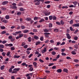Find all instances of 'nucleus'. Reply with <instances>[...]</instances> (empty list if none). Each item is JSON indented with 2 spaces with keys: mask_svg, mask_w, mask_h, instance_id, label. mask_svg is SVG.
Returning <instances> with one entry per match:
<instances>
[{
  "mask_svg": "<svg viewBox=\"0 0 79 79\" xmlns=\"http://www.w3.org/2000/svg\"><path fill=\"white\" fill-rule=\"evenodd\" d=\"M12 6L11 7V8L13 9L17 10V7H16V3H13L12 4Z\"/></svg>",
  "mask_w": 79,
  "mask_h": 79,
  "instance_id": "nucleus-1",
  "label": "nucleus"
},
{
  "mask_svg": "<svg viewBox=\"0 0 79 79\" xmlns=\"http://www.w3.org/2000/svg\"><path fill=\"white\" fill-rule=\"evenodd\" d=\"M44 35H45V36L46 37H47L48 38V37H49V35H50V33H44Z\"/></svg>",
  "mask_w": 79,
  "mask_h": 79,
  "instance_id": "nucleus-2",
  "label": "nucleus"
},
{
  "mask_svg": "<svg viewBox=\"0 0 79 79\" xmlns=\"http://www.w3.org/2000/svg\"><path fill=\"white\" fill-rule=\"evenodd\" d=\"M66 35L68 39H70L71 38V36H70V35H69V33H67L66 34Z\"/></svg>",
  "mask_w": 79,
  "mask_h": 79,
  "instance_id": "nucleus-3",
  "label": "nucleus"
},
{
  "mask_svg": "<svg viewBox=\"0 0 79 79\" xmlns=\"http://www.w3.org/2000/svg\"><path fill=\"white\" fill-rule=\"evenodd\" d=\"M50 12H45L44 14L45 16H48V15H50Z\"/></svg>",
  "mask_w": 79,
  "mask_h": 79,
  "instance_id": "nucleus-4",
  "label": "nucleus"
},
{
  "mask_svg": "<svg viewBox=\"0 0 79 79\" xmlns=\"http://www.w3.org/2000/svg\"><path fill=\"white\" fill-rule=\"evenodd\" d=\"M47 51V48H44L43 50L41 51V52L42 53H45V52H46Z\"/></svg>",
  "mask_w": 79,
  "mask_h": 79,
  "instance_id": "nucleus-5",
  "label": "nucleus"
},
{
  "mask_svg": "<svg viewBox=\"0 0 79 79\" xmlns=\"http://www.w3.org/2000/svg\"><path fill=\"white\" fill-rule=\"evenodd\" d=\"M73 27H79V23L75 24L73 25Z\"/></svg>",
  "mask_w": 79,
  "mask_h": 79,
  "instance_id": "nucleus-6",
  "label": "nucleus"
},
{
  "mask_svg": "<svg viewBox=\"0 0 79 79\" xmlns=\"http://www.w3.org/2000/svg\"><path fill=\"white\" fill-rule=\"evenodd\" d=\"M63 72H64L65 73H68V70L66 69H63Z\"/></svg>",
  "mask_w": 79,
  "mask_h": 79,
  "instance_id": "nucleus-7",
  "label": "nucleus"
},
{
  "mask_svg": "<svg viewBox=\"0 0 79 79\" xmlns=\"http://www.w3.org/2000/svg\"><path fill=\"white\" fill-rule=\"evenodd\" d=\"M8 1H4L2 2V4L3 5H6V4H8Z\"/></svg>",
  "mask_w": 79,
  "mask_h": 79,
  "instance_id": "nucleus-8",
  "label": "nucleus"
},
{
  "mask_svg": "<svg viewBox=\"0 0 79 79\" xmlns=\"http://www.w3.org/2000/svg\"><path fill=\"white\" fill-rule=\"evenodd\" d=\"M32 19L31 18H27L25 19V20L27 21H30Z\"/></svg>",
  "mask_w": 79,
  "mask_h": 79,
  "instance_id": "nucleus-9",
  "label": "nucleus"
},
{
  "mask_svg": "<svg viewBox=\"0 0 79 79\" xmlns=\"http://www.w3.org/2000/svg\"><path fill=\"white\" fill-rule=\"evenodd\" d=\"M56 72L58 73H61V72H62V70L61 69H58L56 70Z\"/></svg>",
  "mask_w": 79,
  "mask_h": 79,
  "instance_id": "nucleus-10",
  "label": "nucleus"
},
{
  "mask_svg": "<svg viewBox=\"0 0 79 79\" xmlns=\"http://www.w3.org/2000/svg\"><path fill=\"white\" fill-rule=\"evenodd\" d=\"M54 31L55 32H59V30L56 28L54 29Z\"/></svg>",
  "mask_w": 79,
  "mask_h": 79,
  "instance_id": "nucleus-11",
  "label": "nucleus"
},
{
  "mask_svg": "<svg viewBox=\"0 0 79 79\" xmlns=\"http://www.w3.org/2000/svg\"><path fill=\"white\" fill-rule=\"evenodd\" d=\"M20 70V68H15L13 70L14 71H16L17 72L18 71H19Z\"/></svg>",
  "mask_w": 79,
  "mask_h": 79,
  "instance_id": "nucleus-12",
  "label": "nucleus"
},
{
  "mask_svg": "<svg viewBox=\"0 0 79 79\" xmlns=\"http://www.w3.org/2000/svg\"><path fill=\"white\" fill-rule=\"evenodd\" d=\"M5 18L6 19H10V16L8 15H6L5 17Z\"/></svg>",
  "mask_w": 79,
  "mask_h": 79,
  "instance_id": "nucleus-13",
  "label": "nucleus"
},
{
  "mask_svg": "<svg viewBox=\"0 0 79 79\" xmlns=\"http://www.w3.org/2000/svg\"><path fill=\"white\" fill-rule=\"evenodd\" d=\"M29 70L30 71H33V70H34V69L33 68V67H30L29 69Z\"/></svg>",
  "mask_w": 79,
  "mask_h": 79,
  "instance_id": "nucleus-14",
  "label": "nucleus"
},
{
  "mask_svg": "<svg viewBox=\"0 0 79 79\" xmlns=\"http://www.w3.org/2000/svg\"><path fill=\"white\" fill-rule=\"evenodd\" d=\"M23 33H27L29 32V30H25L23 31Z\"/></svg>",
  "mask_w": 79,
  "mask_h": 79,
  "instance_id": "nucleus-15",
  "label": "nucleus"
},
{
  "mask_svg": "<svg viewBox=\"0 0 79 79\" xmlns=\"http://www.w3.org/2000/svg\"><path fill=\"white\" fill-rule=\"evenodd\" d=\"M2 55L3 56H6V52H2Z\"/></svg>",
  "mask_w": 79,
  "mask_h": 79,
  "instance_id": "nucleus-16",
  "label": "nucleus"
},
{
  "mask_svg": "<svg viewBox=\"0 0 79 79\" xmlns=\"http://www.w3.org/2000/svg\"><path fill=\"white\" fill-rule=\"evenodd\" d=\"M34 38L35 39H36V40H38L39 39V37L37 36H34Z\"/></svg>",
  "mask_w": 79,
  "mask_h": 79,
  "instance_id": "nucleus-17",
  "label": "nucleus"
},
{
  "mask_svg": "<svg viewBox=\"0 0 79 79\" xmlns=\"http://www.w3.org/2000/svg\"><path fill=\"white\" fill-rule=\"evenodd\" d=\"M6 31H2L1 33V34H6Z\"/></svg>",
  "mask_w": 79,
  "mask_h": 79,
  "instance_id": "nucleus-18",
  "label": "nucleus"
},
{
  "mask_svg": "<svg viewBox=\"0 0 79 79\" xmlns=\"http://www.w3.org/2000/svg\"><path fill=\"white\" fill-rule=\"evenodd\" d=\"M39 18L37 17H35L34 18V20L35 21H36V20H38V19Z\"/></svg>",
  "mask_w": 79,
  "mask_h": 79,
  "instance_id": "nucleus-19",
  "label": "nucleus"
},
{
  "mask_svg": "<svg viewBox=\"0 0 79 79\" xmlns=\"http://www.w3.org/2000/svg\"><path fill=\"white\" fill-rule=\"evenodd\" d=\"M44 32H49V30L47 29H45L44 30Z\"/></svg>",
  "mask_w": 79,
  "mask_h": 79,
  "instance_id": "nucleus-20",
  "label": "nucleus"
},
{
  "mask_svg": "<svg viewBox=\"0 0 79 79\" xmlns=\"http://www.w3.org/2000/svg\"><path fill=\"white\" fill-rule=\"evenodd\" d=\"M20 57V56H17V55H15L14 56V58H19Z\"/></svg>",
  "mask_w": 79,
  "mask_h": 79,
  "instance_id": "nucleus-21",
  "label": "nucleus"
},
{
  "mask_svg": "<svg viewBox=\"0 0 79 79\" xmlns=\"http://www.w3.org/2000/svg\"><path fill=\"white\" fill-rule=\"evenodd\" d=\"M74 47L76 49H77L78 48V45H77V44H76L75 45H74Z\"/></svg>",
  "mask_w": 79,
  "mask_h": 79,
  "instance_id": "nucleus-22",
  "label": "nucleus"
},
{
  "mask_svg": "<svg viewBox=\"0 0 79 79\" xmlns=\"http://www.w3.org/2000/svg\"><path fill=\"white\" fill-rule=\"evenodd\" d=\"M40 42L39 41H37L35 43V45H40Z\"/></svg>",
  "mask_w": 79,
  "mask_h": 79,
  "instance_id": "nucleus-23",
  "label": "nucleus"
},
{
  "mask_svg": "<svg viewBox=\"0 0 79 79\" xmlns=\"http://www.w3.org/2000/svg\"><path fill=\"white\" fill-rule=\"evenodd\" d=\"M43 21H45V20L44 19H41L39 21V23H41L43 22Z\"/></svg>",
  "mask_w": 79,
  "mask_h": 79,
  "instance_id": "nucleus-24",
  "label": "nucleus"
},
{
  "mask_svg": "<svg viewBox=\"0 0 79 79\" xmlns=\"http://www.w3.org/2000/svg\"><path fill=\"white\" fill-rule=\"evenodd\" d=\"M27 40H28V42H31L32 40H31V37H29L27 38Z\"/></svg>",
  "mask_w": 79,
  "mask_h": 79,
  "instance_id": "nucleus-25",
  "label": "nucleus"
},
{
  "mask_svg": "<svg viewBox=\"0 0 79 79\" xmlns=\"http://www.w3.org/2000/svg\"><path fill=\"white\" fill-rule=\"evenodd\" d=\"M51 53L52 55H56V52L55 51H52Z\"/></svg>",
  "mask_w": 79,
  "mask_h": 79,
  "instance_id": "nucleus-26",
  "label": "nucleus"
},
{
  "mask_svg": "<svg viewBox=\"0 0 79 79\" xmlns=\"http://www.w3.org/2000/svg\"><path fill=\"white\" fill-rule=\"evenodd\" d=\"M77 2L76 1H75V2H73V3L74 5L75 6L77 4Z\"/></svg>",
  "mask_w": 79,
  "mask_h": 79,
  "instance_id": "nucleus-27",
  "label": "nucleus"
},
{
  "mask_svg": "<svg viewBox=\"0 0 79 79\" xmlns=\"http://www.w3.org/2000/svg\"><path fill=\"white\" fill-rule=\"evenodd\" d=\"M19 36L20 38H21V37H23V34L22 33L19 34Z\"/></svg>",
  "mask_w": 79,
  "mask_h": 79,
  "instance_id": "nucleus-28",
  "label": "nucleus"
},
{
  "mask_svg": "<svg viewBox=\"0 0 79 79\" xmlns=\"http://www.w3.org/2000/svg\"><path fill=\"white\" fill-rule=\"evenodd\" d=\"M71 53L72 55H76V52L74 51H72L71 52Z\"/></svg>",
  "mask_w": 79,
  "mask_h": 79,
  "instance_id": "nucleus-29",
  "label": "nucleus"
},
{
  "mask_svg": "<svg viewBox=\"0 0 79 79\" xmlns=\"http://www.w3.org/2000/svg\"><path fill=\"white\" fill-rule=\"evenodd\" d=\"M60 23L62 25H63L64 24V22L63 21V20L60 21Z\"/></svg>",
  "mask_w": 79,
  "mask_h": 79,
  "instance_id": "nucleus-30",
  "label": "nucleus"
},
{
  "mask_svg": "<svg viewBox=\"0 0 79 79\" xmlns=\"http://www.w3.org/2000/svg\"><path fill=\"white\" fill-rule=\"evenodd\" d=\"M73 39L75 40H77V39H78V37L77 36H75L73 38Z\"/></svg>",
  "mask_w": 79,
  "mask_h": 79,
  "instance_id": "nucleus-31",
  "label": "nucleus"
},
{
  "mask_svg": "<svg viewBox=\"0 0 79 79\" xmlns=\"http://www.w3.org/2000/svg\"><path fill=\"white\" fill-rule=\"evenodd\" d=\"M56 24L59 25V26H60V25H61V23H60V22H56Z\"/></svg>",
  "mask_w": 79,
  "mask_h": 79,
  "instance_id": "nucleus-32",
  "label": "nucleus"
},
{
  "mask_svg": "<svg viewBox=\"0 0 79 79\" xmlns=\"http://www.w3.org/2000/svg\"><path fill=\"white\" fill-rule=\"evenodd\" d=\"M49 19L50 20H52V19H53V16L52 15L50 16L49 17Z\"/></svg>",
  "mask_w": 79,
  "mask_h": 79,
  "instance_id": "nucleus-33",
  "label": "nucleus"
},
{
  "mask_svg": "<svg viewBox=\"0 0 79 79\" xmlns=\"http://www.w3.org/2000/svg\"><path fill=\"white\" fill-rule=\"evenodd\" d=\"M48 26H49V27H52L53 25L52 24V23H49Z\"/></svg>",
  "mask_w": 79,
  "mask_h": 79,
  "instance_id": "nucleus-34",
  "label": "nucleus"
},
{
  "mask_svg": "<svg viewBox=\"0 0 79 79\" xmlns=\"http://www.w3.org/2000/svg\"><path fill=\"white\" fill-rule=\"evenodd\" d=\"M17 14L18 16H20V15H21V12H17Z\"/></svg>",
  "mask_w": 79,
  "mask_h": 79,
  "instance_id": "nucleus-35",
  "label": "nucleus"
},
{
  "mask_svg": "<svg viewBox=\"0 0 79 79\" xmlns=\"http://www.w3.org/2000/svg\"><path fill=\"white\" fill-rule=\"evenodd\" d=\"M4 68L5 65H2L0 69L1 70H3V69H4Z\"/></svg>",
  "mask_w": 79,
  "mask_h": 79,
  "instance_id": "nucleus-36",
  "label": "nucleus"
},
{
  "mask_svg": "<svg viewBox=\"0 0 79 79\" xmlns=\"http://www.w3.org/2000/svg\"><path fill=\"white\" fill-rule=\"evenodd\" d=\"M62 9H64V8L68 9V6H63L62 7Z\"/></svg>",
  "mask_w": 79,
  "mask_h": 79,
  "instance_id": "nucleus-37",
  "label": "nucleus"
},
{
  "mask_svg": "<svg viewBox=\"0 0 79 79\" xmlns=\"http://www.w3.org/2000/svg\"><path fill=\"white\" fill-rule=\"evenodd\" d=\"M33 65L35 66V67L36 68L37 67V63L34 62L33 63Z\"/></svg>",
  "mask_w": 79,
  "mask_h": 79,
  "instance_id": "nucleus-38",
  "label": "nucleus"
},
{
  "mask_svg": "<svg viewBox=\"0 0 79 79\" xmlns=\"http://www.w3.org/2000/svg\"><path fill=\"white\" fill-rule=\"evenodd\" d=\"M1 9L2 10H6V8L3 7H1Z\"/></svg>",
  "mask_w": 79,
  "mask_h": 79,
  "instance_id": "nucleus-39",
  "label": "nucleus"
},
{
  "mask_svg": "<svg viewBox=\"0 0 79 79\" xmlns=\"http://www.w3.org/2000/svg\"><path fill=\"white\" fill-rule=\"evenodd\" d=\"M20 27L22 29H25V26L23 25L21 26Z\"/></svg>",
  "mask_w": 79,
  "mask_h": 79,
  "instance_id": "nucleus-40",
  "label": "nucleus"
},
{
  "mask_svg": "<svg viewBox=\"0 0 79 79\" xmlns=\"http://www.w3.org/2000/svg\"><path fill=\"white\" fill-rule=\"evenodd\" d=\"M10 53H11V52H8L6 54V55L7 56H9L10 55Z\"/></svg>",
  "mask_w": 79,
  "mask_h": 79,
  "instance_id": "nucleus-41",
  "label": "nucleus"
},
{
  "mask_svg": "<svg viewBox=\"0 0 79 79\" xmlns=\"http://www.w3.org/2000/svg\"><path fill=\"white\" fill-rule=\"evenodd\" d=\"M40 2H38L37 1V2L35 3V5H40Z\"/></svg>",
  "mask_w": 79,
  "mask_h": 79,
  "instance_id": "nucleus-42",
  "label": "nucleus"
},
{
  "mask_svg": "<svg viewBox=\"0 0 79 79\" xmlns=\"http://www.w3.org/2000/svg\"><path fill=\"white\" fill-rule=\"evenodd\" d=\"M11 50H12V51H13V50H15V48H14V47H12L10 48Z\"/></svg>",
  "mask_w": 79,
  "mask_h": 79,
  "instance_id": "nucleus-43",
  "label": "nucleus"
},
{
  "mask_svg": "<svg viewBox=\"0 0 79 79\" xmlns=\"http://www.w3.org/2000/svg\"><path fill=\"white\" fill-rule=\"evenodd\" d=\"M0 48H4V45L3 44H0Z\"/></svg>",
  "mask_w": 79,
  "mask_h": 79,
  "instance_id": "nucleus-44",
  "label": "nucleus"
},
{
  "mask_svg": "<svg viewBox=\"0 0 79 79\" xmlns=\"http://www.w3.org/2000/svg\"><path fill=\"white\" fill-rule=\"evenodd\" d=\"M74 61L75 63H78L79 62V60L77 59H74Z\"/></svg>",
  "mask_w": 79,
  "mask_h": 79,
  "instance_id": "nucleus-45",
  "label": "nucleus"
},
{
  "mask_svg": "<svg viewBox=\"0 0 79 79\" xmlns=\"http://www.w3.org/2000/svg\"><path fill=\"white\" fill-rule=\"evenodd\" d=\"M33 32H37V30L36 29H34L33 30Z\"/></svg>",
  "mask_w": 79,
  "mask_h": 79,
  "instance_id": "nucleus-46",
  "label": "nucleus"
},
{
  "mask_svg": "<svg viewBox=\"0 0 79 79\" xmlns=\"http://www.w3.org/2000/svg\"><path fill=\"white\" fill-rule=\"evenodd\" d=\"M61 55L62 56H66V54L64 53V52H62Z\"/></svg>",
  "mask_w": 79,
  "mask_h": 79,
  "instance_id": "nucleus-47",
  "label": "nucleus"
},
{
  "mask_svg": "<svg viewBox=\"0 0 79 79\" xmlns=\"http://www.w3.org/2000/svg\"><path fill=\"white\" fill-rule=\"evenodd\" d=\"M50 3V1H46L44 2V3H45V4H49Z\"/></svg>",
  "mask_w": 79,
  "mask_h": 79,
  "instance_id": "nucleus-48",
  "label": "nucleus"
},
{
  "mask_svg": "<svg viewBox=\"0 0 79 79\" xmlns=\"http://www.w3.org/2000/svg\"><path fill=\"white\" fill-rule=\"evenodd\" d=\"M22 32L21 31H16L15 32V34H20V33H21Z\"/></svg>",
  "mask_w": 79,
  "mask_h": 79,
  "instance_id": "nucleus-49",
  "label": "nucleus"
},
{
  "mask_svg": "<svg viewBox=\"0 0 79 79\" xmlns=\"http://www.w3.org/2000/svg\"><path fill=\"white\" fill-rule=\"evenodd\" d=\"M26 45V43L25 42H23L21 44V46H24Z\"/></svg>",
  "mask_w": 79,
  "mask_h": 79,
  "instance_id": "nucleus-50",
  "label": "nucleus"
},
{
  "mask_svg": "<svg viewBox=\"0 0 79 79\" xmlns=\"http://www.w3.org/2000/svg\"><path fill=\"white\" fill-rule=\"evenodd\" d=\"M61 44V42H58L57 43L56 45H57V46H58V45H60Z\"/></svg>",
  "mask_w": 79,
  "mask_h": 79,
  "instance_id": "nucleus-51",
  "label": "nucleus"
},
{
  "mask_svg": "<svg viewBox=\"0 0 79 79\" xmlns=\"http://www.w3.org/2000/svg\"><path fill=\"white\" fill-rule=\"evenodd\" d=\"M54 64L53 63H50L48 64V66H51L52 65H53Z\"/></svg>",
  "mask_w": 79,
  "mask_h": 79,
  "instance_id": "nucleus-52",
  "label": "nucleus"
},
{
  "mask_svg": "<svg viewBox=\"0 0 79 79\" xmlns=\"http://www.w3.org/2000/svg\"><path fill=\"white\" fill-rule=\"evenodd\" d=\"M56 67L55 65L53 66L52 67V69H56Z\"/></svg>",
  "mask_w": 79,
  "mask_h": 79,
  "instance_id": "nucleus-53",
  "label": "nucleus"
},
{
  "mask_svg": "<svg viewBox=\"0 0 79 79\" xmlns=\"http://www.w3.org/2000/svg\"><path fill=\"white\" fill-rule=\"evenodd\" d=\"M43 39H44V37L42 36L40 37V40L41 41H43L44 40Z\"/></svg>",
  "mask_w": 79,
  "mask_h": 79,
  "instance_id": "nucleus-54",
  "label": "nucleus"
},
{
  "mask_svg": "<svg viewBox=\"0 0 79 79\" xmlns=\"http://www.w3.org/2000/svg\"><path fill=\"white\" fill-rule=\"evenodd\" d=\"M52 18H53V20H56V16H53V17Z\"/></svg>",
  "mask_w": 79,
  "mask_h": 79,
  "instance_id": "nucleus-55",
  "label": "nucleus"
},
{
  "mask_svg": "<svg viewBox=\"0 0 79 79\" xmlns=\"http://www.w3.org/2000/svg\"><path fill=\"white\" fill-rule=\"evenodd\" d=\"M1 29H5V27L4 26H1Z\"/></svg>",
  "mask_w": 79,
  "mask_h": 79,
  "instance_id": "nucleus-56",
  "label": "nucleus"
},
{
  "mask_svg": "<svg viewBox=\"0 0 79 79\" xmlns=\"http://www.w3.org/2000/svg\"><path fill=\"white\" fill-rule=\"evenodd\" d=\"M27 46H28V45H26L25 46H23V48H27Z\"/></svg>",
  "mask_w": 79,
  "mask_h": 79,
  "instance_id": "nucleus-57",
  "label": "nucleus"
},
{
  "mask_svg": "<svg viewBox=\"0 0 79 79\" xmlns=\"http://www.w3.org/2000/svg\"><path fill=\"white\" fill-rule=\"evenodd\" d=\"M39 61L41 63H44V61L41 59H39Z\"/></svg>",
  "mask_w": 79,
  "mask_h": 79,
  "instance_id": "nucleus-58",
  "label": "nucleus"
},
{
  "mask_svg": "<svg viewBox=\"0 0 79 79\" xmlns=\"http://www.w3.org/2000/svg\"><path fill=\"white\" fill-rule=\"evenodd\" d=\"M6 41H2V44H6Z\"/></svg>",
  "mask_w": 79,
  "mask_h": 79,
  "instance_id": "nucleus-59",
  "label": "nucleus"
},
{
  "mask_svg": "<svg viewBox=\"0 0 79 79\" xmlns=\"http://www.w3.org/2000/svg\"><path fill=\"white\" fill-rule=\"evenodd\" d=\"M9 73H11V72H12V69L10 68L9 70Z\"/></svg>",
  "mask_w": 79,
  "mask_h": 79,
  "instance_id": "nucleus-60",
  "label": "nucleus"
},
{
  "mask_svg": "<svg viewBox=\"0 0 79 79\" xmlns=\"http://www.w3.org/2000/svg\"><path fill=\"white\" fill-rule=\"evenodd\" d=\"M45 72L46 73H50V71H48V70H46L45 71Z\"/></svg>",
  "mask_w": 79,
  "mask_h": 79,
  "instance_id": "nucleus-61",
  "label": "nucleus"
},
{
  "mask_svg": "<svg viewBox=\"0 0 79 79\" xmlns=\"http://www.w3.org/2000/svg\"><path fill=\"white\" fill-rule=\"evenodd\" d=\"M20 11H24V9L23 8H20Z\"/></svg>",
  "mask_w": 79,
  "mask_h": 79,
  "instance_id": "nucleus-62",
  "label": "nucleus"
},
{
  "mask_svg": "<svg viewBox=\"0 0 79 79\" xmlns=\"http://www.w3.org/2000/svg\"><path fill=\"white\" fill-rule=\"evenodd\" d=\"M65 44V42H63L60 44V45H63Z\"/></svg>",
  "mask_w": 79,
  "mask_h": 79,
  "instance_id": "nucleus-63",
  "label": "nucleus"
},
{
  "mask_svg": "<svg viewBox=\"0 0 79 79\" xmlns=\"http://www.w3.org/2000/svg\"><path fill=\"white\" fill-rule=\"evenodd\" d=\"M12 46H13V44H9V47H12Z\"/></svg>",
  "mask_w": 79,
  "mask_h": 79,
  "instance_id": "nucleus-64",
  "label": "nucleus"
}]
</instances>
